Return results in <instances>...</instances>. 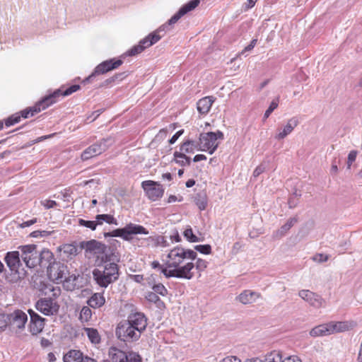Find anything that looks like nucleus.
<instances>
[{
	"label": "nucleus",
	"mask_w": 362,
	"mask_h": 362,
	"mask_svg": "<svg viewBox=\"0 0 362 362\" xmlns=\"http://www.w3.org/2000/svg\"><path fill=\"white\" fill-rule=\"evenodd\" d=\"M199 3V0H191L188 3L184 4L178 11L168 20L166 25H161L158 30L151 33L146 37L141 40L138 45H134L127 52V55L136 56L141 53L146 48L156 44L162 37L159 34L161 31H165V28L177 23L183 16L198 6Z\"/></svg>",
	"instance_id": "nucleus-1"
},
{
	"label": "nucleus",
	"mask_w": 362,
	"mask_h": 362,
	"mask_svg": "<svg viewBox=\"0 0 362 362\" xmlns=\"http://www.w3.org/2000/svg\"><path fill=\"white\" fill-rule=\"evenodd\" d=\"M107 266L97 265L92 272L94 281L101 288H105L116 282L120 275L119 266L117 264H110Z\"/></svg>",
	"instance_id": "nucleus-2"
},
{
	"label": "nucleus",
	"mask_w": 362,
	"mask_h": 362,
	"mask_svg": "<svg viewBox=\"0 0 362 362\" xmlns=\"http://www.w3.org/2000/svg\"><path fill=\"white\" fill-rule=\"evenodd\" d=\"M20 251H11L6 253L4 258L11 274L6 276V279L11 283H16L23 279L27 274L26 271L22 267Z\"/></svg>",
	"instance_id": "nucleus-3"
},
{
	"label": "nucleus",
	"mask_w": 362,
	"mask_h": 362,
	"mask_svg": "<svg viewBox=\"0 0 362 362\" xmlns=\"http://www.w3.org/2000/svg\"><path fill=\"white\" fill-rule=\"evenodd\" d=\"M148 230L143 226L129 223L124 228H117L111 232L104 233V236L105 238L119 237L126 241H130L132 240L133 235L139 234L148 235Z\"/></svg>",
	"instance_id": "nucleus-4"
},
{
	"label": "nucleus",
	"mask_w": 362,
	"mask_h": 362,
	"mask_svg": "<svg viewBox=\"0 0 362 362\" xmlns=\"http://www.w3.org/2000/svg\"><path fill=\"white\" fill-rule=\"evenodd\" d=\"M197 254L195 251L177 246L172 249L168 255V258L170 259L168 267H177L186 259H197Z\"/></svg>",
	"instance_id": "nucleus-5"
},
{
	"label": "nucleus",
	"mask_w": 362,
	"mask_h": 362,
	"mask_svg": "<svg viewBox=\"0 0 362 362\" xmlns=\"http://www.w3.org/2000/svg\"><path fill=\"white\" fill-rule=\"evenodd\" d=\"M223 139V134L218 130L216 132H207L200 134L199 149L202 151H208L209 154H213L218 146V139Z\"/></svg>",
	"instance_id": "nucleus-6"
},
{
	"label": "nucleus",
	"mask_w": 362,
	"mask_h": 362,
	"mask_svg": "<svg viewBox=\"0 0 362 362\" xmlns=\"http://www.w3.org/2000/svg\"><path fill=\"white\" fill-rule=\"evenodd\" d=\"M112 137L103 138L88 148H86L81 154L82 160H88L93 157L98 156L106 151L112 144Z\"/></svg>",
	"instance_id": "nucleus-7"
},
{
	"label": "nucleus",
	"mask_w": 362,
	"mask_h": 362,
	"mask_svg": "<svg viewBox=\"0 0 362 362\" xmlns=\"http://www.w3.org/2000/svg\"><path fill=\"white\" fill-rule=\"evenodd\" d=\"M18 249L21 251V257L27 267L33 269L38 266L39 251L36 245H21Z\"/></svg>",
	"instance_id": "nucleus-8"
},
{
	"label": "nucleus",
	"mask_w": 362,
	"mask_h": 362,
	"mask_svg": "<svg viewBox=\"0 0 362 362\" xmlns=\"http://www.w3.org/2000/svg\"><path fill=\"white\" fill-rule=\"evenodd\" d=\"M194 267V264L190 262L183 266L172 267L173 269H163L161 272L166 278L175 277L190 280L194 276V273L192 272Z\"/></svg>",
	"instance_id": "nucleus-9"
},
{
	"label": "nucleus",
	"mask_w": 362,
	"mask_h": 362,
	"mask_svg": "<svg viewBox=\"0 0 362 362\" xmlns=\"http://www.w3.org/2000/svg\"><path fill=\"white\" fill-rule=\"evenodd\" d=\"M115 334L118 339L124 342H134L139 339L141 334L136 331L130 325L120 322L116 328Z\"/></svg>",
	"instance_id": "nucleus-10"
},
{
	"label": "nucleus",
	"mask_w": 362,
	"mask_h": 362,
	"mask_svg": "<svg viewBox=\"0 0 362 362\" xmlns=\"http://www.w3.org/2000/svg\"><path fill=\"white\" fill-rule=\"evenodd\" d=\"M123 64V61L122 59H110L109 60H106L99 64L94 69L93 73L86 78L83 83H86L89 82H92L95 78L100 75L104 74L112 70L117 69L119 66Z\"/></svg>",
	"instance_id": "nucleus-11"
},
{
	"label": "nucleus",
	"mask_w": 362,
	"mask_h": 362,
	"mask_svg": "<svg viewBox=\"0 0 362 362\" xmlns=\"http://www.w3.org/2000/svg\"><path fill=\"white\" fill-rule=\"evenodd\" d=\"M49 279L57 283H61L66 281L69 277V271L67 266L61 262L55 261L47 269Z\"/></svg>",
	"instance_id": "nucleus-12"
},
{
	"label": "nucleus",
	"mask_w": 362,
	"mask_h": 362,
	"mask_svg": "<svg viewBox=\"0 0 362 362\" xmlns=\"http://www.w3.org/2000/svg\"><path fill=\"white\" fill-rule=\"evenodd\" d=\"M8 328L11 330L22 331L25 329L28 322L27 314L21 310L17 309L8 314Z\"/></svg>",
	"instance_id": "nucleus-13"
},
{
	"label": "nucleus",
	"mask_w": 362,
	"mask_h": 362,
	"mask_svg": "<svg viewBox=\"0 0 362 362\" xmlns=\"http://www.w3.org/2000/svg\"><path fill=\"white\" fill-rule=\"evenodd\" d=\"M109 356L114 362H142L141 356L134 351L125 352L117 348H111Z\"/></svg>",
	"instance_id": "nucleus-14"
},
{
	"label": "nucleus",
	"mask_w": 362,
	"mask_h": 362,
	"mask_svg": "<svg viewBox=\"0 0 362 362\" xmlns=\"http://www.w3.org/2000/svg\"><path fill=\"white\" fill-rule=\"evenodd\" d=\"M35 308L43 315L50 316L58 313L59 305L51 298H42L36 302Z\"/></svg>",
	"instance_id": "nucleus-15"
},
{
	"label": "nucleus",
	"mask_w": 362,
	"mask_h": 362,
	"mask_svg": "<svg viewBox=\"0 0 362 362\" xmlns=\"http://www.w3.org/2000/svg\"><path fill=\"white\" fill-rule=\"evenodd\" d=\"M141 187L147 197L152 201H156L163 195L164 189L162 185L154 181H144L141 183Z\"/></svg>",
	"instance_id": "nucleus-16"
},
{
	"label": "nucleus",
	"mask_w": 362,
	"mask_h": 362,
	"mask_svg": "<svg viewBox=\"0 0 362 362\" xmlns=\"http://www.w3.org/2000/svg\"><path fill=\"white\" fill-rule=\"evenodd\" d=\"M127 325H130L136 331L141 334L147 327V318L143 313L136 312L129 314L127 320H124Z\"/></svg>",
	"instance_id": "nucleus-17"
},
{
	"label": "nucleus",
	"mask_w": 362,
	"mask_h": 362,
	"mask_svg": "<svg viewBox=\"0 0 362 362\" xmlns=\"http://www.w3.org/2000/svg\"><path fill=\"white\" fill-rule=\"evenodd\" d=\"M81 250H84L86 255L90 254L99 257L101 252H105L106 245L96 240H90L87 241H81L79 243Z\"/></svg>",
	"instance_id": "nucleus-18"
},
{
	"label": "nucleus",
	"mask_w": 362,
	"mask_h": 362,
	"mask_svg": "<svg viewBox=\"0 0 362 362\" xmlns=\"http://www.w3.org/2000/svg\"><path fill=\"white\" fill-rule=\"evenodd\" d=\"M52 97L45 96L40 101L36 103L33 107L26 108L19 112L21 118H28L29 115L33 116L35 114L40 112L41 110H45L49 105H52Z\"/></svg>",
	"instance_id": "nucleus-19"
},
{
	"label": "nucleus",
	"mask_w": 362,
	"mask_h": 362,
	"mask_svg": "<svg viewBox=\"0 0 362 362\" xmlns=\"http://www.w3.org/2000/svg\"><path fill=\"white\" fill-rule=\"evenodd\" d=\"M28 313L30 317L29 324L30 332L33 335H37L44 329L45 319L31 309L28 310Z\"/></svg>",
	"instance_id": "nucleus-20"
},
{
	"label": "nucleus",
	"mask_w": 362,
	"mask_h": 362,
	"mask_svg": "<svg viewBox=\"0 0 362 362\" xmlns=\"http://www.w3.org/2000/svg\"><path fill=\"white\" fill-rule=\"evenodd\" d=\"M98 259V265L107 266L110 264H117L119 261V257L115 249L106 245L105 252H101Z\"/></svg>",
	"instance_id": "nucleus-21"
},
{
	"label": "nucleus",
	"mask_w": 362,
	"mask_h": 362,
	"mask_svg": "<svg viewBox=\"0 0 362 362\" xmlns=\"http://www.w3.org/2000/svg\"><path fill=\"white\" fill-rule=\"evenodd\" d=\"M299 296L311 306L319 308L324 306L325 300L318 294L309 290H301L298 293Z\"/></svg>",
	"instance_id": "nucleus-22"
},
{
	"label": "nucleus",
	"mask_w": 362,
	"mask_h": 362,
	"mask_svg": "<svg viewBox=\"0 0 362 362\" xmlns=\"http://www.w3.org/2000/svg\"><path fill=\"white\" fill-rule=\"evenodd\" d=\"M299 124V120L296 117H293L288 120L287 124L284 128L279 129V133L276 134L275 139L277 140H282L290 134L293 130Z\"/></svg>",
	"instance_id": "nucleus-23"
},
{
	"label": "nucleus",
	"mask_w": 362,
	"mask_h": 362,
	"mask_svg": "<svg viewBox=\"0 0 362 362\" xmlns=\"http://www.w3.org/2000/svg\"><path fill=\"white\" fill-rule=\"evenodd\" d=\"M38 266L41 269H48L56 260L54 254L48 249L44 248L39 252Z\"/></svg>",
	"instance_id": "nucleus-24"
},
{
	"label": "nucleus",
	"mask_w": 362,
	"mask_h": 362,
	"mask_svg": "<svg viewBox=\"0 0 362 362\" xmlns=\"http://www.w3.org/2000/svg\"><path fill=\"white\" fill-rule=\"evenodd\" d=\"M216 98L213 96L204 97L197 103V109L201 115H206L214 103Z\"/></svg>",
	"instance_id": "nucleus-25"
},
{
	"label": "nucleus",
	"mask_w": 362,
	"mask_h": 362,
	"mask_svg": "<svg viewBox=\"0 0 362 362\" xmlns=\"http://www.w3.org/2000/svg\"><path fill=\"white\" fill-rule=\"evenodd\" d=\"M81 88V86L78 84L71 85L69 88H66L64 90H62V88L57 89L53 93L49 95L48 96L52 97V105L57 102V98L60 96H68L78 90Z\"/></svg>",
	"instance_id": "nucleus-26"
},
{
	"label": "nucleus",
	"mask_w": 362,
	"mask_h": 362,
	"mask_svg": "<svg viewBox=\"0 0 362 362\" xmlns=\"http://www.w3.org/2000/svg\"><path fill=\"white\" fill-rule=\"evenodd\" d=\"M59 250L62 252L63 258L66 259H71L78 253V247L74 243L64 244L59 247Z\"/></svg>",
	"instance_id": "nucleus-27"
},
{
	"label": "nucleus",
	"mask_w": 362,
	"mask_h": 362,
	"mask_svg": "<svg viewBox=\"0 0 362 362\" xmlns=\"http://www.w3.org/2000/svg\"><path fill=\"white\" fill-rule=\"evenodd\" d=\"M261 295L255 291L250 290L243 291L238 297V300L243 304H250L256 301L260 298Z\"/></svg>",
	"instance_id": "nucleus-28"
},
{
	"label": "nucleus",
	"mask_w": 362,
	"mask_h": 362,
	"mask_svg": "<svg viewBox=\"0 0 362 362\" xmlns=\"http://www.w3.org/2000/svg\"><path fill=\"white\" fill-rule=\"evenodd\" d=\"M105 303V298L103 293H95L93 294L87 300V304L93 308H98L103 306Z\"/></svg>",
	"instance_id": "nucleus-29"
},
{
	"label": "nucleus",
	"mask_w": 362,
	"mask_h": 362,
	"mask_svg": "<svg viewBox=\"0 0 362 362\" xmlns=\"http://www.w3.org/2000/svg\"><path fill=\"white\" fill-rule=\"evenodd\" d=\"M198 146H199V143L187 139L180 145V152H182L185 155L187 153H194L196 149L199 150Z\"/></svg>",
	"instance_id": "nucleus-30"
},
{
	"label": "nucleus",
	"mask_w": 362,
	"mask_h": 362,
	"mask_svg": "<svg viewBox=\"0 0 362 362\" xmlns=\"http://www.w3.org/2000/svg\"><path fill=\"white\" fill-rule=\"evenodd\" d=\"M310 334L314 337L331 334L329 323L322 324L315 327L310 330Z\"/></svg>",
	"instance_id": "nucleus-31"
},
{
	"label": "nucleus",
	"mask_w": 362,
	"mask_h": 362,
	"mask_svg": "<svg viewBox=\"0 0 362 362\" xmlns=\"http://www.w3.org/2000/svg\"><path fill=\"white\" fill-rule=\"evenodd\" d=\"M83 355L78 350H70L63 358L64 362H82Z\"/></svg>",
	"instance_id": "nucleus-32"
},
{
	"label": "nucleus",
	"mask_w": 362,
	"mask_h": 362,
	"mask_svg": "<svg viewBox=\"0 0 362 362\" xmlns=\"http://www.w3.org/2000/svg\"><path fill=\"white\" fill-rule=\"evenodd\" d=\"M173 161L182 167L189 166L191 164V158L182 152L175 151Z\"/></svg>",
	"instance_id": "nucleus-33"
},
{
	"label": "nucleus",
	"mask_w": 362,
	"mask_h": 362,
	"mask_svg": "<svg viewBox=\"0 0 362 362\" xmlns=\"http://www.w3.org/2000/svg\"><path fill=\"white\" fill-rule=\"evenodd\" d=\"M331 334L334 332H341L349 329L350 326L347 322H331L329 323Z\"/></svg>",
	"instance_id": "nucleus-34"
},
{
	"label": "nucleus",
	"mask_w": 362,
	"mask_h": 362,
	"mask_svg": "<svg viewBox=\"0 0 362 362\" xmlns=\"http://www.w3.org/2000/svg\"><path fill=\"white\" fill-rule=\"evenodd\" d=\"M194 202L201 211L204 210L207 206V197L206 193L204 192L197 193L194 197Z\"/></svg>",
	"instance_id": "nucleus-35"
},
{
	"label": "nucleus",
	"mask_w": 362,
	"mask_h": 362,
	"mask_svg": "<svg viewBox=\"0 0 362 362\" xmlns=\"http://www.w3.org/2000/svg\"><path fill=\"white\" fill-rule=\"evenodd\" d=\"M297 222V217L290 218L287 221V222L280 228V229L277 231V233L279 234L281 236L284 235L291 229V228Z\"/></svg>",
	"instance_id": "nucleus-36"
},
{
	"label": "nucleus",
	"mask_w": 362,
	"mask_h": 362,
	"mask_svg": "<svg viewBox=\"0 0 362 362\" xmlns=\"http://www.w3.org/2000/svg\"><path fill=\"white\" fill-rule=\"evenodd\" d=\"M84 330L92 343L98 344L100 341V337L96 329L85 328Z\"/></svg>",
	"instance_id": "nucleus-37"
},
{
	"label": "nucleus",
	"mask_w": 362,
	"mask_h": 362,
	"mask_svg": "<svg viewBox=\"0 0 362 362\" xmlns=\"http://www.w3.org/2000/svg\"><path fill=\"white\" fill-rule=\"evenodd\" d=\"M262 362H283L281 354L278 351H273L265 356Z\"/></svg>",
	"instance_id": "nucleus-38"
},
{
	"label": "nucleus",
	"mask_w": 362,
	"mask_h": 362,
	"mask_svg": "<svg viewBox=\"0 0 362 362\" xmlns=\"http://www.w3.org/2000/svg\"><path fill=\"white\" fill-rule=\"evenodd\" d=\"M184 237L189 243H197L199 242V239L193 233L192 228H187L183 233Z\"/></svg>",
	"instance_id": "nucleus-39"
},
{
	"label": "nucleus",
	"mask_w": 362,
	"mask_h": 362,
	"mask_svg": "<svg viewBox=\"0 0 362 362\" xmlns=\"http://www.w3.org/2000/svg\"><path fill=\"white\" fill-rule=\"evenodd\" d=\"M92 316V311L89 307L83 306L80 313V319L82 321H88Z\"/></svg>",
	"instance_id": "nucleus-40"
},
{
	"label": "nucleus",
	"mask_w": 362,
	"mask_h": 362,
	"mask_svg": "<svg viewBox=\"0 0 362 362\" xmlns=\"http://www.w3.org/2000/svg\"><path fill=\"white\" fill-rule=\"evenodd\" d=\"M279 105V98L274 99L270 103L268 109L265 111L264 115V119H267L272 112L278 107Z\"/></svg>",
	"instance_id": "nucleus-41"
},
{
	"label": "nucleus",
	"mask_w": 362,
	"mask_h": 362,
	"mask_svg": "<svg viewBox=\"0 0 362 362\" xmlns=\"http://www.w3.org/2000/svg\"><path fill=\"white\" fill-rule=\"evenodd\" d=\"M53 233H54V231H51V230H37L33 231L30 234V236L32 237V238H45V237H48V236L51 235Z\"/></svg>",
	"instance_id": "nucleus-42"
},
{
	"label": "nucleus",
	"mask_w": 362,
	"mask_h": 362,
	"mask_svg": "<svg viewBox=\"0 0 362 362\" xmlns=\"http://www.w3.org/2000/svg\"><path fill=\"white\" fill-rule=\"evenodd\" d=\"M20 121H21V115H19V113H16V114L11 115L5 120V125L6 127H10L15 124L18 123Z\"/></svg>",
	"instance_id": "nucleus-43"
},
{
	"label": "nucleus",
	"mask_w": 362,
	"mask_h": 362,
	"mask_svg": "<svg viewBox=\"0 0 362 362\" xmlns=\"http://www.w3.org/2000/svg\"><path fill=\"white\" fill-rule=\"evenodd\" d=\"M194 250L204 255H209L211 252V247L209 244L196 245Z\"/></svg>",
	"instance_id": "nucleus-44"
},
{
	"label": "nucleus",
	"mask_w": 362,
	"mask_h": 362,
	"mask_svg": "<svg viewBox=\"0 0 362 362\" xmlns=\"http://www.w3.org/2000/svg\"><path fill=\"white\" fill-rule=\"evenodd\" d=\"M152 289L156 293L160 294L162 296H165L168 294L167 288L162 284L153 285Z\"/></svg>",
	"instance_id": "nucleus-45"
},
{
	"label": "nucleus",
	"mask_w": 362,
	"mask_h": 362,
	"mask_svg": "<svg viewBox=\"0 0 362 362\" xmlns=\"http://www.w3.org/2000/svg\"><path fill=\"white\" fill-rule=\"evenodd\" d=\"M78 225L90 228L92 230H95L96 229V224L95 223L94 221H86L82 218H79Z\"/></svg>",
	"instance_id": "nucleus-46"
},
{
	"label": "nucleus",
	"mask_w": 362,
	"mask_h": 362,
	"mask_svg": "<svg viewBox=\"0 0 362 362\" xmlns=\"http://www.w3.org/2000/svg\"><path fill=\"white\" fill-rule=\"evenodd\" d=\"M329 259V255H325L322 253H317L312 257V259L317 263H323L327 262Z\"/></svg>",
	"instance_id": "nucleus-47"
},
{
	"label": "nucleus",
	"mask_w": 362,
	"mask_h": 362,
	"mask_svg": "<svg viewBox=\"0 0 362 362\" xmlns=\"http://www.w3.org/2000/svg\"><path fill=\"white\" fill-rule=\"evenodd\" d=\"M208 266V262H206L204 259L198 258L197 259L196 263L194 264V267H196V269L199 272H203Z\"/></svg>",
	"instance_id": "nucleus-48"
},
{
	"label": "nucleus",
	"mask_w": 362,
	"mask_h": 362,
	"mask_svg": "<svg viewBox=\"0 0 362 362\" xmlns=\"http://www.w3.org/2000/svg\"><path fill=\"white\" fill-rule=\"evenodd\" d=\"M8 314H0V332L4 331L8 327Z\"/></svg>",
	"instance_id": "nucleus-49"
},
{
	"label": "nucleus",
	"mask_w": 362,
	"mask_h": 362,
	"mask_svg": "<svg viewBox=\"0 0 362 362\" xmlns=\"http://www.w3.org/2000/svg\"><path fill=\"white\" fill-rule=\"evenodd\" d=\"M157 235L149 236L146 238L142 239V244L146 246H151L156 247Z\"/></svg>",
	"instance_id": "nucleus-50"
},
{
	"label": "nucleus",
	"mask_w": 362,
	"mask_h": 362,
	"mask_svg": "<svg viewBox=\"0 0 362 362\" xmlns=\"http://www.w3.org/2000/svg\"><path fill=\"white\" fill-rule=\"evenodd\" d=\"M146 299L155 303H163L158 294L153 292H148L146 296Z\"/></svg>",
	"instance_id": "nucleus-51"
},
{
	"label": "nucleus",
	"mask_w": 362,
	"mask_h": 362,
	"mask_svg": "<svg viewBox=\"0 0 362 362\" xmlns=\"http://www.w3.org/2000/svg\"><path fill=\"white\" fill-rule=\"evenodd\" d=\"M101 218L103 222H106L108 224L118 225L117 219L110 214H102Z\"/></svg>",
	"instance_id": "nucleus-52"
},
{
	"label": "nucleus",
	"mask_w": 362,
	"mask_h": 362,
	"mask_svg": "<svg viewBox=\"0 0 362 362\" xmlns=\"http://www.w3.org/2000/svg\"><path fill=\"white\" fill-rule=\"evenodd\" d=\"M358 152L357 151L353 150L351 151L348 155L347 158V168L350 169L352 163L356 160Z\"/></svg>",
	"instance_id": "nucleus-53"
},
{
	"label": "nucleus",
	"mask_w": 362,
	"mask_h": 362,
	"mask_svg": "<svg viewBox=\"0 0 362 362\" xmlns=\"http://www.w3.org/2000/svg\"><path fill=\"white\" fill-rule=\"evenodd\" d=\"M166 247L169 246V243L168 241L165 239V237L161 235H157V241H156V247Z\"/></svg>",
	"instance_id": "nucleus-54"
},
{
	"label": "nucleus",
	"mask_w": 362,
	"mask_h": 362,
	"mask_svg": "<svg viewBox=\"0 0 362 362\" xmlns=\"http://www.w3.org/2000/svg\"><path fill=\"white\" fill-rule=\"evenodd\" d=\"M257 39H253L250 42V44L246 46L243 50L242 52H240V54H243L244 53H245L246 52H249V51H251L254 47L257 44Z\"/></svg>",
	"instance_id": "nucleus-55"
},
{
	"label": "nucleus",
	"mask_w": 362,
	"mask_h": 362,
	"mask_svg": "<svg viewBox=\"0 0 362 362\" xmlns=\"http://www.w3.org/2000/svg\"><path fill=\"white\" fill-rule=\"evenodd\" d=\"M257 39H253L250 42V44L246 46L243 50L242 52H240V54H243L244 53H245L246 52H249V51H251L254 47L257 44Z\"/></svg>",
	"instance_id": "nucleus-56"
},
{
	"label": "nucleus",
	"mask_w": 362,
	"mask_h": 362,
	"mask_svg": "<svg viewBox=\"0 0 362 362\" xmlns=\"http://www.w3.org/2000/svg\"><path fill=\"white\" fill-rule=\"evenodd\" d=\"M257 39H253L250 42V44L246 46L243 50L242 52H240V54H243L244 53H245L246 52H249V51H251L254 47L257 44Z\"/></svg>",
	"instance_id": "nucleus-57"
},
{
	"label": "nucleus",
	"mask_w": 362,
	"mask_h": 362,
	"mask_svg": "<svg viewBox=\"0 0 362 362\" xmlns=\"http://www.w3.org/2000/svg\"><path fill=\"white\" fill-rule=\"evenodd\" d=\"M266 169V167L263 164L258 165L253 172V177H257L262 174Z\"/></svg>",
	"instance_id": "nucleus-58"
},
{
	"label": "nucleus",
	"mask_w": 362,
	"mask_h": 362,
	"mask_svg": "<svg viewBox=\"0 0 362 362\" xmlns=\"http://www.w3.org/2000/svg\"><path fill=\"white\" fill-rule=\"evenodd\" d=\"M37 222V218H33L31 220L23 221L22 223H21L19 225V226L21 228H26V227H29V226L36 223Z\"/></svg>",
	"instance_id": "nucleus-59"
},
{
	"label": "nucleus",
	"mask_w": 362,
	"mask_h": 362,
	"mask_svg": "<svg viewBox=\"0 0 362 362\" xmlns=\"http://www.w3.org/2000/svg\"><path fill=\"white\" fill-rule=\"evenodd\" d=\"M184 130L181 129L177 132L170 139L169 143L173 144L179 139V137L183 134Z\"/></svg>",
	"instance_id": "nucleus-60"
},
{
	"label": "nucleus",
	"mask_w": 362,
	"mask_h": 362,
	"mask_svg": "<svg viewBox=\"0 0 362 362\" xmlns=\"http://www.w3.org/2000/svg\"><path fill=\"white\" fill-rule=\"evenodd\" d=\"M127 76V74L126 72L117 73V74H115L114 76H112V77L114 78V80L115 81H120L123 80L124 78H126Z\"/></svg>",
	"instance_id": "nucleus-61"
},
{
	"label": "nucleus",
	"mask_w": 362,
	"mask_h": 362,
	"mask_svg": "<svg viewBox=\"0 0 362 362\" xmlns=\"http://www.w3.org/2000/svg\"><path fill=\"white\" fill-rule=\"evenodd\" d=\"M257 1V0H247V1L244 4V6H243L244 10L247 11V10L254 7Z\"/></svg>",
	"instance_id": "nucleus-62"
},
{
	"label": "nucleus",
	"mask_w": 362,
	"mask_h": 362,
	"mask_svg": "<svg viewBox=\"0 0 362 362\" xmlns=\"http://www.w3.org/2000/svg\"><path fill=\"white\" fill-rule=\"evenodd\" d=\"M221 362H241V361L237 356H230L224 358Z\"/></svg>",
	"instance_id": "nucleus-63"
},
{
	"label": "nucleus",
	"mask_w": 362,
	"mask_h": 362,
	"mask_svg": "<svg viewBox=\"0 0 362 362\" xmlns=\"http://www.w3.org/2000/svg\"><path fill=\"white\" fill-rule=\"evenodd\" d=\"M283 362H301L300 359L296 356H291L283 360Z\"/></svg>",
	"instance_id": "nucleus-64"
}]
</instances>
